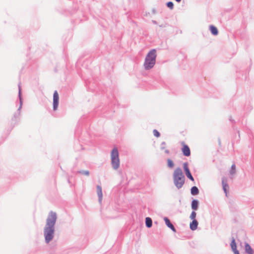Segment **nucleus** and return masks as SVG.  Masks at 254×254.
Segmentation results:
<instances>
[{
	"instance_id": "f8f14e48",
	"label": "nucleus",
	"mask_w": 254,
	"mask_h": 254,
	"mask_svg": "<svg viewBox=\"0 0 254 254\" xmlns=\"http://www.w3.org/2000/svg\"><path fill=\"white\" fill-rule=\"evenodd\" d=\"M245 251L248 254H254V251L249 244H245Z\"/></svg>"
},
{
	"instance_id": "9b49d317",
	"label": "nucleus",
	"mask_w": 254,
	"mask_h": 254,
	"mask_svg": "<svg viewBox=\"0 0 254 254\" xmlns=\"http://www.w3.org/2000/svg\"><path fill=\"white\" fill-rule=\"evenodd\" d=\"M198 226V222L196 220H192V222L190 223V229L192 230H195Z\"/></svg>"
},
{
	"instance_id": "2eb2a0df",
	"label": "nucleus",
	"mask_w": 254,
	"mask_h": 254,
	"mask_svg": "<svg viewBox=\"0 0 254 254\" xmlns=\"http://www.w3.org/2000/svg\"><path fill=\"white\" fill-rule=\"evenodd\" d=\"M198 202L196 200H193L191 202V208L194 210H196L198 208Z\"/></svg>"
},
{
	"instance_id": "9d476101",
	"label": "nucleus",
	"mask_w": 254,
	"mask_h": 254,
	"mask_svg": "<svg viewBox=\"0 0 254 254\" xmlns=\"http://www.w3.org/2000/svg\"><path fill=\"white\" fill-rule=\"evenodd\" d=\"M222 186H223V190H224L226 195H227L229 186L227 183L226 180L224 179H223V180H222Z\"/></svg>"
},
{
	"instance_id": "393cba45",
	"label": "nucleus",
	"mask_w": 254,
	"mask_h": 254,
	"mask_svg": "<svg viewBox=\"0 0 254 254\" xmlns=\"http://www.w3.org/2000/svg\"><path fill=\"white\" fill-rule=\"evenodd\" d=\"M175 0L179 2H180L181 0Z\"/></svg>"
},
{
	"instance_id": "0eeeda50",
	"label": "nucleus",
	"mask_w": 254,
	"mask_h": 254,
	"mask_svg": "<svg viewBox=\"0 0 254 254\" xmlns=\"http://www.w3.org/2000/svg\"><path fill=\"white\" fill-rule=\"evenodd\" d=\"M184 168L187 177L192 181H194V179L191 175L190 170L188 167L187 164L185 163L184 164Z\"/></svg>"
},
{
	"instance_id": "f3484780",
	"label": "nucleus",
	"mask_w": 254,
	"mask_h": 254,
	"mask_svg": "<svg viewBox=\"0 0 254 254\" xmlns=\"http://www.w3.org/2000/svg\"><path fill=\"white\" fill-rule=\"evenodd\" d=\"M199 192L198 189L196 187H193L191 189V193L192 195H197Z\"/></svg>"
},
{
	"instance_id": "39448f33",
	"label": "nucleus",
	"mask_w": 254,
	"mask_h": 254,
	"mask_svg": "<svg viewBox=\"0 0 254 254\" xmlns=\"http://www.w3.org/2000/svg\"><path fill=\"white\" fill-rule=\"evenodd\" d=\"M59 96L57 91H55L53 95V109L56 111L57 110L59 105Z\"/></svg>"
},
{
	"instance_id": "5701e85b",
	"label": "nucleus",
	"mask_w": 254,
	"mask_h": 254,
	"mask_svg": "<svg viewBox=\"0 0 254 254\" xmlns=\"http://www.w3.org/2000/svg\"><path fill=\"white\" fill-rule=\"evenodd\" d=\"M84 174L85 175L88 176V175H89V172L88 171H85V172H84Z\"/></svg>"
},
{
	"instance_id": "dca6fc26",
	"label": "nucleus",
	"mask_w": 254,
	"mask_h": 254,
	"mask_svg": "<svg viewBox=\"0 0 254 254\" xmlns=\"http://www.w3.org/2000/svg\"><path fill=\"white\" fill-rule=\"evenodd\" d=\"M146 226L148 228H150L152 225V221L150 218L146 217L145 219Z\"/></svg>"
},
{
	"instance_id": "f03ea898",
	"label": "nucleus",
	"mask_w": 254,
	"mask_h": 254,
	"mask_svg": "<svg viewBox=\"0 0 254 254\" xmlns=\"http://www.w3.org/2000/svg\"><path fill=\"white\" fill-rule=\"evenodd\" d=\"M173 180L175 186L177 188H181L185 183V176L181 168L175 169L173 173Z\"/></svg>"
},
{
	"instance_id": "b1692460",
	"label": "nucleus",
	"mask_w": 254,
	"mask_h": 254,
	"mask_svg": "<svg viewBox=\"0 0 254 254\" xmlns=\"http://www.w3.org/2000/svg\"><path fill=\"white\" fill-rule=\"evenodd\" d=\"M165 152H166V153H168H168H169V150H166L165 151Z\"/></svg>"
},
{
	"instance_id": "4be33fe9",
	"label": "nucleus",
	"mask_w": 254,
	"mask_h": 254,
	"mask_svg": "<svg viewBox=\"0 0 254 254\" xmlns=\"http://www.w3.org/2000/svg\"><path fill=\"white\" fill-rule=\"evenodd\" d=\"M153 134L155 136H156L157 137H158L160 136V133L156 129L153 130Z\"/></svg>"
},
{
	"instance_id": "412c9836",
	"label": "nucleus",
	"mask_w": 254,
	"mask_h": 254,
	"mask_svg": "<svg viewBox=\"0 0 254 254\" xmlns=\"http://www.w3.org/2000/svg\"><path fill=\"white\" fill-rule=\"evenodd\" d=\"M167 5L171 9H172L173 8V7H174V4L171 1H169V2H167Z\"/></svg>"
},
{
	"instance_id": "423d86ee",
	"label": "nucleus",
	"mask_w": 254,
	"mask_h": 254,
	"mask_svg": "<svg viewBox=\"0 0 254 254\" xmlns=\"http://www.w3.org/2000/svg\"><path fill=\"white\" fill-rule=\"evenodd\" d=\"M182 145L183 146L182 151L183 154L186 156H189L190 154V151L189 147L184 142H182Z\"/></svg>"
},
{
	"instance_id": "4468645a",
	"label": "nucleus",
	"mask_w": 254,
	"mask_h": 254,
	"mask_svg": "<svg viewBox=\"0 0 254 254\" xmlns=\"http://www.w3.org/2000/svg\"><path fill=\"white\" fill-rule=\"evenodd\" d=\"M97 193L99 198V200L101 201L103 196L101 187L99 186L97 187Z\"/></svg>"
},
{
	"instance_id": "7ed1b4c3",
	"label": "nucleus",
	"mask_w": 254,
	"mask_h": 254,
	"mask_svg": "<svg viewBox=\"0 0 254 254\" xmlns=\"http://www.w3.org/2000/svg\"><path fill=\"white\" fill-rule=\"evenodd\" d=\"M156 51L155 49L151 50L147 54L144 64L146 69H149L153 67L155 64Z\"/></svg>"
},
{
	"instance_id": "6ab92c4d",
	"label": "nucleus",
	"mask_w": 254,
	"mask_h": 254,
	"mask_svg": "<svg viewBox=\"0 0 254 254\" xmlns=\"http://www.w3.org/2000/svg\"><path fill=\"white\" fill-rule=\"evenodd\" d=\"M196 213L195 211H192L190 215V218L193 220H196L195 219V217H196Z\"/></svg>"
},
{
	"instance_id": "a211bd4d",
	"label": "nucleus",
	"mask_w": 254,
	"mask_h": 254,
	"mask_svg": "<svg viewBox=\"0 0 254 254\" xmlns=\"http://www.w3.org/2000/svg\"><path fill=\"white\" fill-rule=\"evenodd\" d=\"M167 164H168V166L169 168H172L174 166V164L173 161L172 160H171L170 159H168L167 160Z\"/></svg>"
},
{
	"instance_id": "20e7f679",
	"label": "nucleus",
	"mask_w": 254,
	"mask_h": 254,
	"mask_svg": "<svg viewBox=\"0 0 254 254\" xmlns=\"http://www.w3.org/2000/svg\"><path fill=\"white\" fill-rule=\"evenodd\" d=\"M112 165L113 168L117 170L120 166V160L119 158V152L116 148H114L111 152Z\"/></svg>"
},
{
	"instance_id": "1a4fd4ad",
	"label": "nucleus",
	"mask_w": 254,
	"mask_h": 254,
	"mask_svg": "<svg viewBox=\"0 0 254 254\" xmlns=\"http://www.w3.org/2000/svg\"><path fill=\"white\" fill-rule=\"evenodd\" d=\"M231 248L234 254H239V251L237 250V245L235 240L233 239L231 243Z\"/></svg>"
},
{
	"instance_id": "f257e3e1",
	"label": "nucleus",
	"mask_w": 254,
	"mask_h": 254,
	"mask_svg": "<svg viewBox=\"0 0 254 254\" xmlns=\"http://www.w3.org/2000/svg\"><path fill=\"white\" fill-rule=\"evenodd\" d=\"M56 220V213L53 211L50 212L47 219L46 224L44 230V235L47 243H49L54 238V226Z\"/></svg>"
},
{
	"instance_id": "aec40b11",
	"label": "nucleus",
	"mask_w": 254,
	"mask_h": 254,
	"mask_svg": "<svg viewBox=\"0 0 254 254\" xmlns=\"http://www.w3.org/2000/svg\"><path fill=\"white\" fill-rule=\"evenodd\" d=\"M236 170V166L234 164L232 165L231 166V170L230 171V173L231 174H234L235 173Z\"/></svg>"
},
{
	"instance_id": "ddd939ff",
	"label": "nucleus",
	"mask_w": 254,
	"mask_h": 254,
	"mask_svg": "<svg viewBox=\"0 0 254 254\" xmlns=\"http://www.w3.org/2000/svg\"><path fill=\"white\" fill-rule=\"evenodd\" d=\"M209 29L211 33L214 35H217L218 33L217 28L213 25H210L209 26Z\"/></svg>"
},
{
	"instance_id": "6e6552de",
	"label": "nucleus",
	"mask_w": 254,
	"mask_h": 254,
	"mask_svg": "<svg viewBox=\"0 0 254 254\" xmlns=\"http://www.w3.org/2000/svg\"><path fill=\"white\" fill-rule=\"evenodd\" d=\"M164 220L166 225L170 228L173 231L176 232V229L173 225L170 222L169 219L167 217H164Z\"/></svg>"
}]
</instances>
